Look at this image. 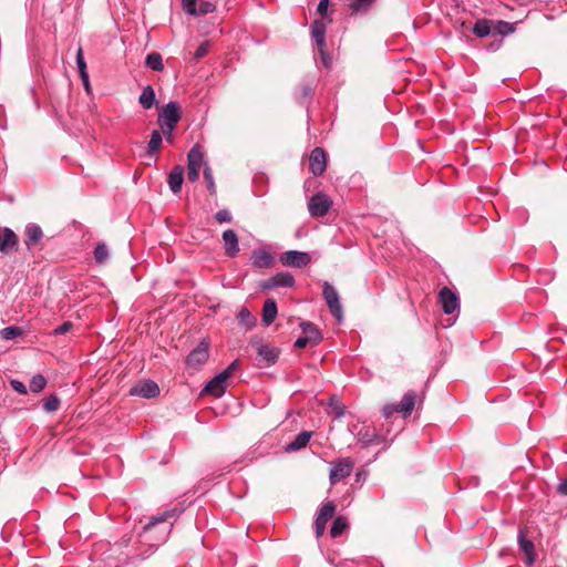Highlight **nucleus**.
Segmentation results:
<instances>
[{"mask_svg":"<svg viewBox=\"0 0 567 567\" xmlns=\"http://www.w3.org/2000/svg\"><path fill=\"white\" fill-rule=\"evenodd\" d=\"M528 533L529 532L526 526H520L517 533V543L519 550L525 555V564L528 567H533L536 561L537 554L533 540L528 538Z\"/></svg>","mask_w":567,"mask_h":567,"instance_id":"1","label":"nucleus"},{"mask_svg":"<svg viewBox=\"0 0 567 567\" xmlns=\"http://www.w3.org/2000/svg\"><path fill=\"white\" fill-rule=\"evenodd\" d=\"M204 163V153L198 144L194 145L187 154V178L190 183L199 179V172Z\"/></svg>","mask_w":567,"mask_h":567,"instance_id":"2","label":"nucleus"},{"mask_svg":"<svg viewBox=\"0 0 567 567\" xmlns=\"http://www.w3.org/2000/svg\"><path fill=\"white\" fill-rule=\"evenodd\" d=\"M389 433L390 429H386V433H383L382 430H378L374 426H362L358 432V442L364 447L384 444Z\"/></svg>","mask_w":567,"mask_h":567,"instance_id":"3","label":"nucleus"},{"mask_svg":"<svg viewBox=\"0 0 567 567\" xmlns=\"http://www.w3.org/2000/svg\"><path fill=\"white\" fill-rule=\"evenodd\" d=\"M322 297L330 310V313L336 318L338 322L342 320V306L336 288L326 281L322 286Z\"/></svg>","mask_w":567,"mask_h":567,"instance_id":"4","label":"nucleus"},{"mask_svg":"<svg viewBox=\"0 0 567 567\" xmlns=\"http://www.w3.org/2000/svg\"><path fill=\"white\" fill-rule=\"evenodd\" d=\"M337 506L332 501L323 503L319 508L313 526L316 537L319 539L326 532L327 523L333 517Z\"/></svg>","mask_w":567,"mask_h":567,"instance_id":"5","label":"nucleus"},{"mask_svg":"<svg viewBox=\"0 0 567 567\" xmlns=\"http://www.w3.org/2000/svg\"><path fill=\"white\" fill-rule=\"evenodd\" d=\"M209 358V342L202 340L196 348H194L185 359L187 368L198 370Z\"/></svg>","mask_w":567,"mask_h":567,"instance_id":"6","label":"nucleus"},{"mask_svg":"<svg viewBox=\"0 0 567 567\" xmlns=\"http://www.w3.org/2000/svg\"><path fill=\"white\" fill-rule=\"evenodd\" d=\"M332 207V200L331 198L322 193L319 192L315 194L308 203V209L312 217H323L326 216L329 210Z\"/></svg>","mask_w":567,"mask_h":567,"instance_id":"7","label":"nucleus"},{"mask_svg":"<svg viewBox=\"0 0 567 567\" xmlns=\"http://www.w3.org/2000/svg\"><path fill=\"white\" fill-rule=\"evenodd\" d=\"M424 396L425 394L423 391L416 392L414 390H409L398 403L399 413H401L403 417L410 416L416 406L423 404Z\"/></svg>","mask_w":567,"mask_h":567,"instance_id":"8","label":"nucleus"},{"mask_svg":"<svg viewBox=\"0 0 567 567\" xmlns=\"http://www.w3.org/2000/svg\"><path fill=\"white\" fill-rule=\"evenodd\" d=\"M279 260L285 267L305 268L311 262V256L306 251L288 250L280 255Z\"/></svg>","mask_w":567,"mask_h":567,"instance_id":"9","label":"nucleus"},{"mask_svg":"<svg viewBox=\"0 0 567 567\" xmlns=\"http://www.w3.org/2000/svg\"><path fill=\"white\" fill-rule=\"evenodd\" d=\"M353 467L354 463L350 457L337 460L330 471V483L333 485L349 477L353 471Z\"/></svg>","mask_w":567,"mask_h":567,"instance_id":"10","label":"nucleus"},{"mask_svg":"<svg viewBox=\"0 0 567 567\" xmlns=\"http://www.w3.org/2000/svg\"><path fill=\"white\" fill-rule=\"evenodd\" d=\"M252 346L256 347L257 354L261 362L258 363L259 367H270L277 362L280 353L278 348L262 342H252Z\"/></svg>","mask_w":567,"mask_h":567,"instance_id":"11","label":"nucleus"},{"mask_svg":"<svg viewBox=\"0 0 567 567\" xmlns=\"http://www.w3.org/2000/svg\"><path fill=\"white\" fill-rule=\"evenodd\" d=\"M181 117V109H161L157 116V124L163 132L174 131Z\"/></svg>","mask_w":567,"mask_h":567,"instance_id":"12","label":"nucleus"},{"mask_svg":"<svg viewBox=\"0 0 567 567\" xmlns=\"http://www.w3.org/2000/svg\"><path fill=\"white\" fill-rule=\"evenodd\" d=\"M182 4L184 11L194 17L212 13L216 9L208 0H183Z\"/></svg>","mask_w":567,"mask_h":567,"instance_id":"13","label":"nucleus"},{"mask_svg":"<svg viewBox=\"0 0 567 567\" xmlns=\"http://www.w3.org/2000/svg\"><path fill=\"white\" fill-rule=\"evenodd\" d=\"M159 386L158 384L151 380L145 379L140 381L136 385L130 389L131 395H136L145 399H153L159 395Z\"/></svg>","mask_w":567,"mask_h":567,"instance_id":"14","label":"nucleus"},{"mask_svg":"<svg viewBox=\"0 0 567 567\" xmlns=\"http://www.w3.org/2000/svg\"><path fill=\"white\" fill-rule=\"evenodd\" d=\"M327 169V154L323 148L315 147L309 155V171L316 177Z\"/></svg>","mask_w":567,"mask_h":567,"instance_id":"15","label":"nucleus"},{"mask_svg":"<svg viewBox=\"0 0 567 567\" xmlns=\"http://www.w3.org/2000/svg\"><path fill=\"white\" fill-rule=\"evenodd\" d=\"M295 277L288 271H281L275 276L264 280L260 287L265 290H270L279 287L291 288L295 286Z\"/></svg>","mask_w":567,"mask_h":567,"instance_id":"16","label":"nucleus"},{"mask_svg":"<svg viewBox=\"0 0 567 567\" xmlns=\"http://www.w3.org/2000/svg\"><path fill=\"white\" fill-rule=\"evenodd\" d=\"M227 372H220L205 385L202 390V395L210 394L215 398L223 396L227 389Z\"/></svg>","mask_w":567,"mask_h":567,"instance_id":"17","label":"nucleus"},{"mask_svg":"<svg viewBox=\"0 0 567 567\" xmlns=\"http://www.w3.org/2000/svg\"><path fill=\"white\" fill-rule=\"evenodd\" d=\"M437 301L442 306L444 313H453L460 306L458 297L449 287H443L439 291Z\"/></svg>","mask_w":567,"mask_h":567,"instance_id":"18","label":"nucleus"},{"mask_svg":"<svg viewBox=\"0 0 567 567\" xmlns=\"http://www.w3.org/2000/svg\"><path fill=\"white\" fill-rule=\"evenodd\" d=\"M19 238L17 234L8 227H0V252L8 255L18 250Z\"/></svg>","mask_w":567,"mask_h":567,"instance_id":"19","label":"nucleus"},{"mask_svg":"<svg viewBox=\"0 0 567 567\" xmlns=\"http://www.w3.org/2000/svg\"><path fill=\"white\" fill-rule=\"evenodd\" d=\"M184 512L183 508L174 507L171 509H166L162 513H158L156 515H153L150 517L148 522L143 526V532L148 533L151 532L156 525L163 524L167 522L168 519H175Z\"/></svg>","mask_w":567,"mask_h":567,"instance_id":"20","label":"nucleus"},{"mask_svg":"<svg viewBox=\"0 0 567 567\" xmlns=\"http://www.w3.org/2000/svg\"><path fill=\"white\" fill-rule=\"evenodd\" d=\"M252 265L260 269L271 268L275 262V256L266 248H258L251 252Z\"/></svg>","mask_w":567,"mask_h":567,"instance_id":"21","label":"nucleus"},{"mask_svg":"<svg viewBox=\"0 0 567 567\" xmlns=\"http://www.w3.org/2000/svg\"><path fill=\"white\" fill-rule=\"evenodd\" d=\"M223 240L226 256L230 258L236 257L239 252V243L236 231L233 229L225 230L223 233Z\"/></svg>","mask_w":567,"mask_h":567,"instance_id":"22","label":"nucleus"},{"mask_svg":"<svg viewBox=\"0 0 567 567\" xmlns=\"http://www.w3.org/2000/svg\"><path fill=\"white\" fill-rule=\"evenodd\" d=\"M310 30L320 53H323L326 48V22L323 20H316L312 22Z\"/></svg>","mask_w":567,"mask_h":567,"instance_id":"23","label":"nucleus"},{"mask_svg":"<svg viewBox=\"0 0 567 567\" xmlns=\"http://www.w3.org/2000/svg\"><path fill=\"white\" fill-rule=\"evenodd\" d=\"M24 236V244L28 249H31L40 244L43 238V231L39 225L30 223L25 226Z\"/></svg>","mask_w":567,"mask_h":567,"instance_id":"24","label":"nucleus"},{"mask_svg":"<svg viewBox=\"0 0 567 567\" xmlns=\"http://www.w3.org/2000/svg\"><path fill=\"white\" fill-rule=\"evenodd\" d=\"M184 182V167L181 165H176L172 168V171L168 174L167 183L169 186V189L177 194L182 189V185Z\"/></svg>","mask_w":567,"mask_h":567,"instance_id":"25","label":"nucleus"},{"mask_svg":"<svg viewBox=\"0 0 567 567\" xmlns=\"http://www.w3.org/2000/svg\"><path fill=\"white\" fill-rule=\"evenodd\" d=\"M277 303L275 299L269 298L262 306L261 321L265 326H270L277 317Z\"/></svg>","mask_w":567,"mask_h":567,"instance_id":"26","label":"nucleus"},{"mask_svg":"<svg viewBox=\"0 0 567 567\" xmlns=\"http://www.w3.org/2000/svg\"><path fill=\"white\" fill-rule=\"evenodd\" d=\"M300 328L303 336L311 342V346H317L322 341L321 331L312 322H301Z\"/></svg>","mask_w":567,"mask_h":567,"instance_id":"27","label":"nucleus"},{"mask_svg":"<svg viewBox=\"0 0 567 567\" xmlns=\"http://www.w3.org/2000/svg\"><path fill=\"white\" fill-rule=\"evenodd\" d=\"M312 436L311 431H301L293 441L286 446V452H296L306 447Z\"/></svg>","mask_w":567,"mask_h":567,"instance_id":"28","label":"nucleus"},{"mask_svg":"<svg viewBox=\"0 0 567 567\" xmlns=\"http://www.w3.org/2000/svg\"><path fill=\"white\" fill-rule=\"evenodd\" d=\"M349 527V523H348V519L347 517L340 515V516H337L333 522H332V525H331V528H330V536L332 538H338L339 536L342 535V533Z\"/></svg>","mask_w":567,"mask_h":567,"instance_id":"29","label":"nucleus"},{"mask_svg":"<svg viewBox=\"0 0 567 567\" xmlns=\"http://www.w3.org/2000/svg\"><path fill=\"white\" fill-rule=\"evenodd\" d=\"M239 322L244 324L247 329H251L256 326L257 319L252 313L249 311L248 308H241L237 316Z\"/></svg>","mask_w":567,"mask_h":567,"instance_id":"30","label":"nucleus"},{"mask_svg":"<svg viewBox=\"0 0 567 567\" xmlns=\"http://www.w3.org/2000/svg\"><path fill=\"white\" fill-rule=\"evenodd\" d=\"M163 137L158 130H154L151 134V140L148 141L147 153L153 155L157 153L162 146Z\"/></svg>","mask_w":567,"mask_h":567,"instance_id":"31","label":"nucleus"},{"mask_svg":"<svg viewBox=\"0 0 567 567\" xmlns=\"http://www.w3.org/2000/svg\"><path fill=\"white\" fill-rule=\"evenodd\" d=\"M473 33L478 38H486L491 33V23L487 19L477 20L473 27Z\"/></svg>","mask_w":567,"mask_h":567,"instance_id":"32","label":"nucleus"},{"mask_svg":"<svg viewBox=\"0 0 567 567\" xmlns=\"http://www.w3.org/2000/svg\"><path fill=\"white\" fill-rule=\"evenodd\" d=\"M145 65L154 71H162L164 69L162 55L157 52L150 53L146 56Z\"/></svg>","mask_w":567,"mask_h":567,"instance_id":"33","label":"nucleus"},{"mask_svg":"<svg viewBox=\"0 0 567 567\" xmlns=\"http://www.w3.org/2000/svg\"><path fill=\"white\" fill-rule=\"evenodd\" d=\"M96 264L102 265L109 259V249L104 243H97L93 251Z\"/></svg>","mask_w":567,"mask_h":567,"instance_id":"34","label":"nucleus"},{"mask_svg":"<svg viewBox=\"0 0 567 567\" xmlns=\"http://www.w3.org/2000/svg\"><path fill=\"white\" fill-rule=\"evenodd\" d=\"M47 383L48 381L45 377L43 374L38 373L32 377L29 386L33 393H39L47 386Z\"/></svg>","mask_w":567,"mask_h":567,"instance_id":"35","label":"nucleus"},{"mask_svg":"<svg viewBox=\"0 0 567 567\" xmlns=\"http://www.w3.org/2000/svg\"><path fill=\"white\" fill-rule=\"evenodd\" d=\"M142 106H152L155 101V92L151 85L143 89L142 94L138 99Z\"/></svg>","mask_w":567,"mask_h":567,"instance_id":"36","label":"nucleus"},{"mask_svg":"<svg viewBox=\"0 0 567 567\" xmlns=\"http://www.w3.org/2000/svg\"><path fill=\"white\" fill-rule=\"evenodd\" d=\"M22 333H23V330L18 326H9V327L3 328L0 331L1 337L4 340H12L17 337L22 336Z\"/></svg>","mask_w":567,"mask_h":567,"instance_id":"37","label":"nucleus"},{"mask_svg":"<svg viewBox=\"0 0 567 567\" xmlns=\"http://www.w3.org/2000/svg\"><path fill=\"white\" fill-rule=\"evenodd\" d=\"M61 401L55 394H50L43 400V410L47 412H54L60 408Z\"/></svg>","mask_w":567,"mask_h":567,"instance_id":"38","label":"nucleus"},{"mask_svg":"<svg viewBox=\"0 0 567 567\" xmlns=\"http://www.w3.org/2000/svg\"><path fill=\"white\" fill-rule=\"evenodd\" d=\"M75 60H76V66H78L79 73H80V78H81V80H85L87 71H86V63L84 61L82 48L78 49Z\"/></svg>","mask_w":567,"mask_h":567,"instance_id":"39","label":"nucleus"},{"mask_svg":"<svg viewBox=\"0 0 567 567\" xmlns=\"http://www.w3.org/2000/svg\"><path fill=\"white\" fill-rule=\"evenodd\" d=\"M204 178L206 181L207 189H208L209 194L215 195L216 194V185L214 182L212 168L208 165H205V167H204Z\"/></svg>","mask_w":567,"mask_h":567,"instance_id":"40","label":"nucleus"},{"mask_svg":"<svg viewBox=\"0 0 567 567\" xmlns=\"http://www.w3.org/2000/svg\"><path fill=\"white\" fill-rule=\"evenodd\" d=\"M209 49H210V41L207 40V41H204L203 43H200L194 53V60L198 61L202 58H204L209 52Z\"/></svg>","mask_w":567,"mask_h":567,"instance_id":"41","label":"nucleus"},{"mask_svg":"<svg viewBox=\"0 0 567 567\" xmlns=\"http://www.w3.org/2000/svg\"><path fill=\"white\" fill-rule=\"evenodd\" d=\"M394 413H399L398 404H385L382 409V415L385 421H390Z\"/></svg>","mask_w":567,"mask_h":567,"instance_id":"42","label":"nucleus"},{"mask_svg":"<svg viewBox=\"0 0 567 567\" xmlns=\"http://www.w3.org/2000/svg\"><path fill=\"white\" fill-rule=\"evenodd\" d=\"M215 219L219 223H230L233 220L231 214L227 209H220L215 214Z\"/></svg>","mask_w":567,"mask_h":567,"instance_id":"43","label":"nucleus"},{"mask_svg":"<svg viewBox=\"0 0 567 567\" xmlns=\"http://www.w3.org/2000/svg\"><path fill=\"white\" fill-rule=\"evenodd\" d=\"M73 328V323L71 321H64L62 324L58 326L53 330V336H62L69 332Z\"/></svg>","mask_w":567,"mask_h":567,"instance_id":"44","label":"nucleus"},{"mask_svg":"<svg viewBox=\"0 0 567 567\" xmlns=\"http://www.w3.org/2000/svg\"><path fill=\"white\" fill-rule=\"evenodd\" d=\"M10 385L19 394H27L28 393L25 384L22 381H20V380H17V379L11 380L10 381Z\"/></svg>","mask_w":567,"mask_h":567,"instance_id":"45","label":"nucleus"},{"mask_svg":"<svg viewBox=\"0 0 567 567\" xmlns=\"http://www.w3.org/2000/svg\"><path fill=\"white\" fill-rule=\"evenodd\" d=\"M373 0H352L350 8L353 12H359L364 6H369Z\"/></svg>","mask_w":567,"mask_h":567,"instance_id":"46","label":"nucleus"},{"mask_svg":"<svg viewBox=\"0 0 567 567\" xmlns=\"http://www.w3.org/2000/svg\"><path fill=\"white\" fill-rule=\"evenodd\" d=\"M329 6H330V0H320L318 3V8H317L318 13L321 17L327 18Z\"/></svg>","mask_w":567,"mask_h":567,"instance_id":"47","label":"nucleus"},{"mask_svg":"<svg viewBox=\"0 0 567 567\" xmlns=\"http://www.w3.org/2000/svg\"><path fill=\"white\" fill-rule=\"evenodd\" d=\"M239 360H234L223 372H227V379L230 378L233 372L239 368Z\"/></svg>","mask_w":567,"mask_h":567,"instance_id":"48","label":"nucleus"},{"mask_svg":"<svg viewBox=\"0 0 567 567\" xmlns=\"http://www.w3.org/2000/svg\"><path fill=\"white\" fill-rule=\"evenodd\" d=\"M308 344L311 346V342L305 336L298 338L295 342V347L299 349L306 348Z\"/></svg>","mask_w":567,"mask_h":567,"instance_id":"49","label":"nucleus"},{"mask_svg":"<svg viewBox=\"0 0 567 567\" xmlns=\"http://www.w3.org/2000/svg\"><path fill=\"white\" fill-rule=\"evenodd\" d=\"M557 493L564 496H567V477L561 480L557 486Z\"/></svg>","mask_w":567,"mask_h":567,"instance_id":"50","label":"nucleus"},{"mask_svg":"<svg viewBox=\"0 0 567 567\" xmlns=\"http://www.w3.org/2000/svg\"><path fill=\"white\" fill-rule=\"evenodd\" d=\"M166 142L173 143V131H164L163 132Z\"/></svg>","mask_w":567,"mask_h":567,"instance_id":"51","label":"nucleus"},{"mask_svg":"<svg viewBox=\"0 0 567 567\" xmlns=\"http://www.w3.org/2000/svg\"><path fill=\"white\" fill-rule=\"evenodd\" d=\"M172 526H173V523H169V525L166 527V530H165V535H164V537H163V540H165V539H166L167 535H168V534H169V532H171Z\"/></svg>","mask_w":567,"mask_h":567,"instance_id":"52","label":"nucleus"},{"mask_svg":"<svg viewBox=\"0 0 567 567\" xmlns=\"http://www.w3.org/2000/svg\"><path fill=\"white\" fill-rule=\"evenodd\" d=\"M82 83L84 84L85 89L89 90V74L86 73L85 80H82Z\"/></svg>","mask_w":567,"mask_h":567,"instance_id":"53","label":"nucleus"},{"mask_svg":"<svg viewBox=\"0 0 567 567\" xmlns=\"http://www.w3.org/2000/svg\"><path fill=\"white\" fill-rule=\"evenodd\" d=\"M164 106L173 107V106H178V104H177V102L169 101V102H167Z\"/></svg>","mask_w":567,"mask_h":567,"instance_id":"54","label":"nucleus"},{"mask_svg":"<svg viewBox=\"0 0 567 567\" xmlns=\"http://www.w3.org/2000/svg\"><path fill=\"white\" fill-rule=\"evenodd\" d=\"M504 27H506L509 31L513 30V28L511 27V24L508 22H501Z\"/></svg>","mask_w":567,"mask_h":567,"instance_id":"55","label":"nucleus"},{"mask_svg":"<svg viewBox=\"0 0 567 567\" xmlns=\"http://www.w3.org/2000/svg\"><path fill=\"white\" fill-rule=\"evenodd\" d=\"M321 56H322V61H323V63L327 65V64H328V62H327L326 53H324V52H323V53H321Z\"/></svg>","mask_w":567,"mask_h":567,"instance_id":"56","label":"nucleus"},{"mask_svg":"<svg viewBox=\"0 0 567 567\" xmlns=\"http://www.w3.org/2000/svg\"><path fill=\"white\" fill-rule=\"evenodd\" d=\"M310 91H311V87H306L303 94L308 95L310 93Z\"/></svg>","mask_w":567,"mask_h":567,"instance_id":"57","label":"nucleus"}]
</instances>
